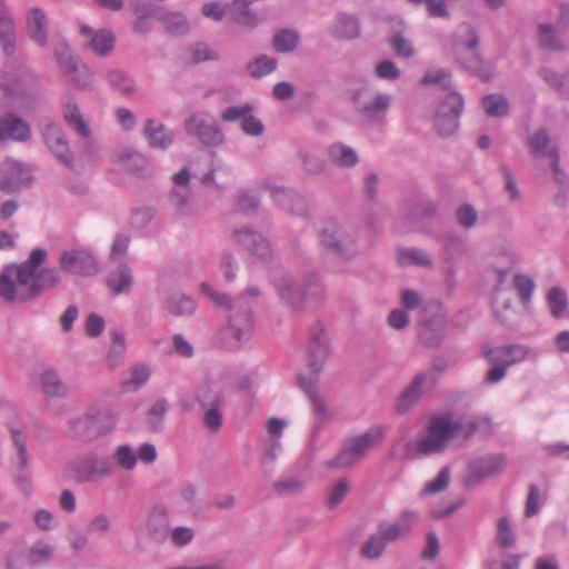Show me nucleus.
<instances>
[{
	"instance_id": "obj_1",
	"label": "nucleus",
	"mask_w": 569,
	"mask_h": 569,
	"mask_svg": "<svg viewBox=\"0 0 569 569\" xmlns=\"http://www.w3.org/2000/svg\"><path fill=\"white\" fill-rule=\"evenodd\" d=\"M47 257L46 249L36 248L23 262L7 267L0 274V297L6 302L28 303L59 287L60 271L56 267L41 268Z\"/></svg>"
},
{
	"instance_id": "obj_2",
	"label": "nucleus",
	"mask_w": 569,
	"mask_h": 569,
	"mask_svg": "<svg viewBox=\"0 0 569 569\" xmlns=\"http://www.w3.org/2000/svg\"><path fill=\"white\" fill-rule=\"evenodd\" d=\"M201 291L219 308L228 313L227 333L231 337L230 348L239 349L247 343L254 328L253 306L261 296L257 286H249L236 299L216 291L210 284L201 283Z\"/></svg>"
},
{
	"instance_id": "obj_3",
	"label": "nucleus",
	"mask_w": 569,
	"mask_h": 569,
	"mask_svg": "<svg viewBox=\"0 0 569 569\" xmlns=\"http://www.w3.org/2000/svg\"><path fill=\"white\" fill-rule=\"evenodd\" d=\"M318 239L328 256L350 261L359 254L358 231L337 219H329L322 223L318 230Z\"/></svg>"
},
{
	"instance_id": "obj_4",
	"label": "nucleus",
	"mask_w": 569,
	"mask_h": 569,
	"mask_svg": "<svg viewBox=\"0 0 569 569\" xmlns=\"http://www.w3.org/2000/svg\"><path fill=\"white\" fill-rule=\"evenodd\" d=\"M64 477L77 485L96 483L110 478L114 467L108 457L89 450L74 456L64 467Z\"/></svg>"
},
{
	"instance_id": "obj_5",
	"label": "nucleus",
	"mask_w": 569,
	"mask_h": 569,
	"mask_svg": "<svg viewBox=\"0 0 569 569\" xmlns=\"http://www.w3.org/2000/svg\"><path fill=\"white\" fill-rule=\"evenodd\" d=\"M116 423L117 416L111 409L90 407L83 416L69 421V435L78 442L91 443L110 433Z\"/></svg>"
},
{
	"instance_id": "obj_6",
	"label": "nucleus",
	"mask_w": 569,
	"mask_h": 569,
	"mask_svg": "<svg viewBox=\"0 0 569 569\" xmlns=\"http://www.w3.org/2000/svg\"><path fill=\"white\" fill-rule=\"evenodd\" d=\"M38 131L48 152L64 167L72 168L74 153L61 124L50 117H42L38 123Z\"/></svg>"
},
{
	"instance_id": "obj_7",
	"label": "nucleus",
	"mask_w": 569,
	"mask_h": 569,
	"mask_svg": "<svg viewBox=\"0 0 569 569\" xmlns=\"http://www.w3.org/2000/svg\"><path fill=\"white\" fill-rule=\"evenodd\" d=\"M274 288L281 301L291 309L300 310L307 296L319 298L322 287L317 276L307 279V291H303L289 272H280L273 278Z\"/></svg>"
},
{
	"instance_id": "obj_8",
	"label": "nucleus",
	"mask_w": 569,
	"mask_h": 569,
	"mask_svg": "<svg viewBox=\"0 0 569 569\" xmlns=\"http://www.w3.org/2000/svg\"><path fill=\"white\" fill-rule=\"evenodd\" d=\"M459 426H453L449 417L437 416L430 419L428 435L416 446L420 456L441 453L446 450L448 441L457 437Z\"/></svg>"
},
{
	"instance_id": "obj_9",
	"label": "nucleus",
	"mask_w": 569,
	"mask_h": 569,
	"mask_svg": "<svg viewBox=\"0 0 569 569\" xmlns=\"http://www.w3.org/2000/svg\"><path fill=\"white\" fill-rule=\"evenodd\" d=\"M447 320L440 305L425 307L419 315L418 339L426 348H439L446 337Z\"/></svg>"
},
{
	"instance_id": "obj_10",
	"label": "nucleus",
	"mask_w": 569,
	"mask_h": 569,
	"mask_svg": "<svg viewBox=\"0 0 569 569\" xmlns=\"http://www.w3.org/2000/svg\"><path fill=\"white\" fill-rule=\"evenodd\" d=\"M58 271L72 276L93 277L99 270V261L91 249L86 247L63 250L59 257Z\"/></svg>"
},
{
	"instance_id": "obj_11",
	"label": "nucleus",
	"mask_w": 569,
	"mask_h": 569,
	"mask_svg": "<svg viewBox=\"0 0 569 569\" xmlns=\"http://www.w3.org/2000/svg\"><path fill=\"white\" fill-rule=\"evenodd\" d=\"M463 106V97L458 91L450 92L440 101L435 114V128L440 137L447 138L457 132Z\"/></svg>"
},
{
	"instance_id": "obj_12",
	"label": "nucleus",
	"mask_w": 569,
	"mask_h": 569,
	"mask_svg": "<svg viewBox=\"0 0 569 569\" xmlns=\"http://www.w3.org/2000/svg\"><path fill=\"white\" fill-rule=\"evenodd\" d=\"M507 465L502 453H488L471 460L466 469L465 485L473 488L485 480L501 473Z\"/></svg>"
},
{
	"instance_id": "obj_13",
	"label": "nucleus",
	"mask_w": 569,
	"mask_h": 569,
	"mask_svg": "<svg viewBox=\"0 0 569 569\" xmlns=\"http://www.w3.org/2000/svg\"><path fill=\"white\" fill-rule=\"evenodd\" d=\"M186 132L207 147H219L224 141L221 128L207 113L197 112L184 120Z\"/></svg>"
},
{
	"instance_id": "obj_14",
	"label": "nucleus",
	"mask_w": 569,
	"mask_h": 569,
	"mask_svg": "<svg viewBox=\"0 0 569 569\" xmlns=\"http://www.w3.org/2000/svg\"><path fill=\"white\" fill-rule=\"evenodd\" d=\"M33 176L29 168L21 161L6 158L0 163V191L12 194L29 187Z\"/></svg>"
},
{
	"instance_id": "obj_15",
	"label": "nucleus",
	"mask_w": 569,
	"mask_h": 569,
	"mask_svg": "<svg viewBox=\"0 0 569 569\" xmlns=\"http://www.w3.org/2000/svg\"><path fill=\"white\" fill-rule=\"evenodd\" d=\"M231 239L242 247L252 260L269 261L272 258L270 241L249 226L234 229Z\"/></svg>"
},
{
	"instance_id": "obj_16",
	"label": "nucleus",
	"mask_w": 569,
	"mask_h": 569,
	"mask_svg": "<svg viewBox=\"0 0 569 569\" xmlns=\"http://www.w3.org/2000/svg\"><path fill=\"white\" fill-rule=\"evenodd\" d=\"M62 118L66 124L73 132H76L80 138L84 139L81 154H91L93 152L91 128L84 120L76 99L69 93H66L62 97Z\"/></svg>"
},
{
	"instance_id": "obj_17",
	"label": "nucleus",
	"mask_w": 569,
	"mask_h": 569,
	"mask_svg": "<svg viewBox=\"0 0 569 569\" xmlns=\"http://www.w3.org/2000/svg\"><path fill=\"white\" fill-rule=\"evenodd\" d=\"M144 529L148 539L157 545H162L169 539L170 517L163 505H154L148 512Z\"/></svg>"
},
{
	"instance_id": "obj_18",
	"label": "nucleus",
	"mask_w": 569,
	"mask_h": 569,
	"mask_svg": "<svg viewBox=\"0 0 569 569\" xmlns=\"http://www.w3.org/2000/svg\"><path fill=\"white\" fill-rule=\"evenodd\" d=\"M418 513L413 510H405L395 521H383L378 529L388 543L405 540L418 522Z\"/></svg>"
},
{
	"instance_id": "obj_19",
	"label": "nucleus",
	"mask_w": 569,
	"mask_h": 569,
	"mask_svg": "<svg viewBox=\"0 0 569 569\" xmlns=\"http://www.w3.org/2000/svg\"><path fill=\"white\" fill-rule=\"evenodd\" d=\"M31 136V127L23 118L13 112H6L0 117V142L26 143Z\"/></svg>"
},
{
	"instance_id": "obj_20",
	"label": "nucleus",
	"mask_w": 569,
	"mask_h": 569,
	"mask_svg": "<svg viewBox=\"0 0 569 569\" xmlns=\"http://www.w3.org/2000/svg\"><path fill=\"white\" fill-rule=\"evenodd\" d=\"M329 352L328 339L323 329L317 325L312 328L308 348V366L311 370L310 376H319L325 366Z\"/></svg>"
},
{
	"instance_id": "obj_21",
	"label": "nucleus",
	"mask_w": 569,
	"mask_h": 569,
	"mask_svg": "<svg viewBox=\"0 0 569 569\" xmlns=\"http://www.w3.org/2000/svg\"><path fill=\"white\" fill-rule=\"evenodd\" d=\"M172 508L179 515L198 517L202 512V500L197 487L191 482L182 483L177 490Z\"/></svg>"
},
{
	"instance_id": "obj_22",
	"label": "nucleus",
	"mask_w": 569,
	"mask_h": 569,
	"mask_svg": "<svg viewBox=\"0 0 569 569\" xmlns=\"http://www.w3.org/2000/svg\"><path fill=\"white\" fill-rule=\"evenodd\" d=\"M391 96L378 94L370 101H361L355 98V106L360 117L370 124L381 123L385 114L391 106Z\"/></svg>"
},
{
	"instance_id": "obj_23",
	"label": "nucleus",
	"mask_w": 569,
	"mask_h": 569,
	"mask_svg": "<svg viewBox=\"0 0 569 569\" xmlns=\"http://www.w3.org/2000/svg\"><path fill=\"white\" fill-rule=\"evenodd\" d=\"M17 39L13 17L4 1L0 0V47L4 56L12 57L16 53Z\"/></svg>"
},
{
	"instance_id": "obj_24",
	"label": "nucleus",
	"mask_w": 569,
	"mask_h": 569,
	"mask_svg": "<svg viewBox=\"0 0 569 569\" xmlns=\"http://www.w3.org/2000/svg\"><path fill=\"white\" fill-rule=\"evenodd\" d=\"M272 197L274 202L282 208L296 216H306L309 211L307 199L291 189L274 188L272 190Z\"/></svg>"
},
{
	"instance_id": "obj_25",
	"label": "nucleus",
	"mask_w": 569,
	"mask_h": 569,
	"mask_svg": "<svg viewBox=\"0 0 569 569\" xmlns=\"http://www.w3.org/2000/svg\"><path fill=\"white\" fill-rule=\"evenodd\" d=\"M429 391L426 389V382L417 373L411 382L398 396L395 409L398 413L405 415L409 412L420 400L423 392Z\"/></svg>"
},
{
	"instance_id": "obj_26",
	"label": "nucleus",
	"mask_w": 569,
	"mask_h": 569,
	"mask_svg": "<svg viewBox=\"0 0 569 569\" xmlns=\"http://www.w3.org/2000/svg\"><path fill=\"white\" fill-rule=\"evenodd\" d=\"M319 379V376H297V382L299 387L303 390L311 402L312 412L321 419L326 420L330 418V412L323 399L318 395L317 385Z\"/></svg>"
},
{
	"instance_id": "obj_27",
	"label": "nucleus",
	"mask_w": 569,
	"mask_h": 569,
	"mask_svg": "<svg viewBox=\"0 0 569 569\" xmlns=\"http://www.w3.org/2000/svg\"><path fill=\"white\" fill-rule=\"evenodd\" d=\"M382 439V430L379 427H372L360 436L346 439L343 446L347 447L359 461H361L368 450L372 446L380 443Z\"/></svg>"
},
{
	"instance_id": "obj_28",
	"label": "nucleus",
	"mask_w": 569,
	"mask_h": 569,
	"mask_svg": "<svg viewBox=\"0 0 569 569\" xmlns=\"http://www.w3.org/2000/svg\"><path fill=\"white\" fill-rule=\"evenodd\" d=\"M27 32L29 38L39 47L48 44V20L46 12L39 8L33 7L29 10L27 16Z\"/></svg>"
},
{
	"instance_id": "obj_29",
	"label": "nucleus",
	"mask_w": 569,
	"mask_h": 569,
	"mask_svg": "<svg viewBox=\"0 0 569 569\" xmlns=\"http://www.w3.org/2000/svg\"><path fill=\"white\" fill-rule=\"evenodd\" d=\"M456 61L463 70L481 78L483 81H488L490 79L487 64L479 53L478 48H461V50H457Z\"/></svg>"
},
{
	"instance_id": "obj_30",
	"label": "nucleus",
	"mask_w": 569,
	"mask_h": 569,
	"mask_svg": "<svg viewBox=\"0 0 569 569\" xmlns=\"http://www.w3.org/2000/svg\"><path fill=\"white\" fill-rule=\"evenodd\" d=\"M153 19L162 22L167 32L172 36H183L189 32V23L182 12L169 11L166 8L157 7L150 10Z\"/></svg>"
},
{
	"instance_id": "obj_31",
	"label": "nucleus",
	"mask_w": 569,
	"mask_h": 569,
	"mask_svg": "<svg viewBox=\"0 0 569 569\" xmlns=\"http://www.w3.org/2000/svg\"><path fill=\"white\" fill-rule=\"evenodd\" d=\"M143 134L149 146L159 150L168 149L174 139L172 131H170L163 123L151 118L144 121Z\"/></svg>"
},
{
	"instance_id": "obj_32",
	"label": "nucleus",
	"mask_w": 569,
	"mask_h": 569,
	"mask_svg": "<svg viewBox=\"0 0 569 569\" xmlns=\"http://www.w3.org/2000/svg\"><path fill=\"white\" fill-rule=\"evenodd\" d=\"M538 47L546 52H565L569 42L565 41L551 23H540L537 30Z\"/></svg>"
},
{
	"instance_id": "obj_33",
	"label": "nucleus",
	"mask_w": 569,
	"mask_h": 569,
	"mask_svg": "<svg viewBox=\"0 0 569 569\" xmlns=\"http://www.w3.org/2000/svg\"><path fill=\"white\" fill-rule=\"evenodd\" d=\"M196 401L199 407H224L226 393L220 385L216 382H203L196 390Z\"/></svg>"
},
{
	"instance_id": "obj_34",
	"label": "nucleus",
	"mask_w": 569,
	"mask_h": 569,
	"mask_svg": "<svg viewBox=\"0 0 569 569\" xmlns=\"http://www.w3.org/2000/svg\"><path fill=\"white\" fill-rule=\"evenodd\" d=\"M39 385L48 399H63L69 395V388L53 369H47L40 375Z\"/></svg>"
},
{
	"instance_id": "obj_35",
	"label": "nucleus",
	"mask_w": 569,
	"mask_h": 569,
	"mask_svg": "<svg viewBox=\"0 0 569 569\" xmlns=\"http://www.w3.org/2000/svg\"><path fill=\"white\" fill-rule=\"evenodd\" d=\"M107 286L114 296L129 293L133 286L131 268L127 263H120L117 270L108 276Z\"/></svg>"
},
{
	"instance_id": "obj_36",
	"label": "nucleus",
	"mask_w": 569,
	"mask_h": 569,
	"mask_svg": "<svg viewBox=\"0 0 569 569\" xmlns=\"http://www.w3.org/2000/svg\"><path fill=\"white\" fill-rule=\"evenodd\" d=\"M360 21L350 13H339L336 23L331 29V34L343 40H353L360 36Z\"/></svg>"
},
{
	"instance_id": "obj_37",
	"label": "nucleus",
	"mask_w": 569,
	"mask_h": 569,
	"mask_svg": "<svg viewBox=\"0 0 569 569\" xmlns=\"http://www.w3.org/2000/svg\"><path fill=\"white\" fill-rule=\"evenodd\" d=\"M459 358L460 355H457L456 357L450 356L449 359L443 356L436 357L431 366L426 371L418 373L426 382V389L432 390L438 385L441 375L450 365L456 363Z\"/></svg>"
},
{
	"instance_id": "obj_38",
	"label": "nucleus",
	"mask_w": 569,
	"mask_h": 569,
	"mask_svg": "<svg viewBox=\"0 0 569 569\" xmlns=\"http://www.w3.org/2000/svg\"><path fill=\"white\" fill-rule=\"evenodd\" d=\"M328 157L340 168H352L359 162L356 150L342 142H336L328 148Z\"/></svg>"
},
{
	"instance_id": "obj_39",
	"label": "nucleus",
	"mask_w": 569,
	"mask_h": 569,
	"mask_svg": "<svg viewBox=\"0 0 569 569\" xmlns=\"http://www.w3.org/2000/svg\"><path fill=\"white\" fill-rule=\"evenodd\" d=\"M164 308L173 317H189L194 313L197 303L191 297L177 292L166 300Z\"/></svg>"
},
{
	"instance_id": "obj_40",
	"label": "nucleus",
	"mask_w": 569,
	"mask_h": 569,
	"mask_svg": "<svg viewBox=\"0 0 569 569\" xmlns=\"http://www.w3.org/2000/svg\"><path fill=\"white\" fill-rule=\"evenodd\" d=\"M397 261L400 267L410 264L432 268L433 262L427 251L420 248H399L397 249Z\"/></svg>"
},
{
	"instance_id": "obj_41",
	"label": "nucleus",
	"mask_w": 569,
	"mask_h": 569,
	"mask_svg": "<svg viewBox=\"0 0 569 569\" xmlns=\"http://www.w3.org/2000/svg\"><path fill=\"white\" fill-rule=\"evenodd\" d=\"M110 87L122 96L130 97L136 90L137 86L130 74L120 69H112L107 73Z\"/></svg>"
},
{
	"instance_id": "obj_42",
	"label": "nucleus",
	"mask_w": 569,
	"mask_h": 569,
	"mask_svg": "<svg viewBox=\"0 0 569 569\" xmlns=\"http://www.w3.org/2000/svg\"><path fill=\"white\" fill-rule=\"evenodd\" d=\"M169 203L180 217L190 216L193 211L189 188H173L169 194Z\"/></svg>"
},
{
	"instance_id": "obj_43",
	"label": "nucleus",
	"mask_w": 569,
	"mask_h": 569,
	"mask_svg": "<svg viewBox=\"0 0 569 569\" xmlns=\"http://www.w3.org/2000/svg\"><path fill=\"white\" fill-rule=\"evenodd\" d=\"M300 42V34L293 29H282L278 31L272 39V46L279 53H290L295 51Z\"/></svg>"
},
{
	"instance_id": "obj_44",
	"label": "nucleus",
	"mask_w": 569,
	"mask_h": 569,
	"mask_svg": "<svg viewBox=\"0 0 569 569\" xmlns=\"http://www.w3.org/2000/svg\"><path fill=\"white\" fill-rule=\"evenodd\" d=\"M158 210L152 206L133 208L130 212L129 226L133 230H144L157 218Z\"/></svg>"
},
{
	"instance_id": "obj_45",
	"label": "nucleus",
	"mask_w": 569,
	"mask_h": 569,
	"mask_svg": "<svg viewBox=\"0 0 569 569\" xmlns=\"http://www.w3.org/2000/svg\"><path fill=\"white\" fill-rule=\"evenodd\" d=\"M387 545L388 542L385 540L382 533L377 529L361 546L360 555L369 560L379 559L383 555Z\"/></svg>"
},
{
	"instance_id": "obj_46",
	"label": "nucleus",
	"mask_w": 569,
	"mask_h": 569,
	"mask_svg": "<svg viewBox=\"0 0 569 569\" xmlns=\"http://www.w3.org/2000/svg\"><path fill=\"white\" fill-rule=\"evenodd\" d=\"M278 66V60L273 57L261 54L247 64L249 74L254 79H260L272 73Z\"/></svg>"
},
{
	"instance_id": "obj_47",
	"label": "nucleus",
	"mask_w": 569,
	"mask_h": 569,
	"mask_svg": "<svg viewBox=\"0 0 569 569\" xmlns=\"http://www.w3.org/2000/svg\"><path fill=\"white\" fill-rule=\"evenodd\" d=\"M88 47L100 57L110 54L114 47V36L110 30L101 29L94 33Z\"/></svg>"
},
{
	"instance_id": "obj_48",
	"label": "nucleus",
	"mask_w": 569,
	"mask_h": 569,
	"mask_svg": "<svg viewBox=\"0 0 569 569\" xmlns=\"http://www.w3.org/2000/svg\"><path fill=\"white\" fill-rule=\"evenodd\" d=\"M481 103L489 117H505L509 112V102L502 94H487L482 98Z\"/></svg>"
},
{
	"instance_id": "obj_49",
	"label": "nucleus",
	"mask_w": 569,
	"mask_h": 569,
	"mask_svg": "<svg viewBox=\"0 0 569 569\" xmlns=\"http://www.w3.org/2000/svg\"><path fill=\"white\" fill-rule=\"evenodd\" d=\"M551 138L546 128H540L528 138L530 152L536 157H548Z\"/></svg>"
},
{
	"instance_id": "obj_50",
	"label": "nucleus",
	"mask_w": 569,
	"mask_h": 569,
	"mask_svg": "<svg viewBox=\"0 0 569 569\" xmlns=\"http://www.w3.org/2000/svg\"><path fill=\"white\" fill-rule=\"evenodd\" d=\"M53 547L39 541L27 552V561L30 567H38L48 563L53 555Z\"/></svg>"
},
{
	"instance_id": "obj_51",
	"label": "nucleus",
	"mask_w": 569,
	"mask_h": 569,
	"mask_svg": "<svg viewBox=\"0 0 569 569\" xmlns=\"http://www.w3.org/2000/svg\"><path fill=\"white\" fill-rule=\"evenodd\" d=\"M539 77L553 90L561 96H569V82H566L565 76L551 68L543 67L538 71Z\"/></svg>"
},
{
	"instance_id": "obj_52",
	"label": "nucleus",
	"mask_w": 569,
	"mask_h": 569,
	"mask_svg": "<svg viewBox=\"0 0 569 569\" xmlns=\"http://www.w3.org/2000/svg\"><path fill=\"white\" fill-rule=\"evenodd\" d=\"M307 481L300 477H289L273 482L272 487L279 496H297L306 488Z\"/></svg>"
},
{
	"instance_id": "obj_53",
	"label": "nucleus",
	"mask_w": 569,
	"mask_h": 569,
	"mask_svg": "<svg viewBox=\"0 0 569 569\" xmlns=\"http://www.w3.org/2000/svg\"><path fill=\"white\" fill-rule=\"evenodd\" d=\"M63 76L68 78V81L79 89H87L92 83V72L87 64L80 62L68 72H63Z\"/></svg>"
},
{
	"instance_id": "obj_54",
	"label": "nucleus",
	"mask_w": 569,
	"mask_h": 569,
	"mask_svg": "<svg viewBox=\"0 0 569 569\" xmlns=\"http://www.w3.org/2000/svg\"><path fill=\"white\" fill-rule=\"evenodd\" d=\"M479 44V34L476 28L469 22H462L457 29L458 48L477 49Z\"/></svg>"
},
{
	"instance_id": "obj_55",
	"label": "nucleus",
	"mask_w": 569,
	"mask_h": 569,
	"mask_svg": "<svg viewBox=\"0 0 569 569\" xmlns=\"http://www.w3.org/2000/svg\"><path fill=\"white\" fill-rule=\"evenodd\" d=\"M54 56L61 72H68L81 62L80 58L72 53L71 48L64 43H59L54 49Z\"/></svg>"
},
{
	"instance_id": "obj_56",
	"label": "nucleus",
	"mask_w": 569,
	"mask_h": 569,
	"mask_svg": "<svg viewBox=\"0 0 569 569\" xmlns=\"http://www.w3.org/2000/svg\"><path fill=\"white\" fill-rule=\"evenodd\" d=\"M442 252L441 256L445 260H450L453 256L463 251L465 242L456 233H446L439 238Z\"/></svg>"
},
{
	"instance_id": "obj_57",
	"label": "nucleus",
	"mask_w": 569,
	"mask_h": 569,
	"mask_svg": "<svg viewBox=\"0 0 569 569\" xmlns=\"http://www.w3.org/2000/svg\"><path fill=\"white\" fill-rule=\"evenodd\" d=\"M496 352L497 351L490 350L487 353L490 361L493 363L486 375V381L489 383H497L501 381L509 368L508 363L500 356L496 355Z\"/></svg>"
},
{
	"instance_id": "obj_58",
	"label": "nucleus",
	"mask_w": 569,
	"mask_h": 569,
	"mask_svg": "<svg viewBox=\"0 0 569 569\" xmlns=\"http://www.w3.org/2000/svg\"><path fill=\"white\" fill-rule=\"evenodd\" d=\"M497 543L503 549H511L516 545V536L511 529L509 519L501 517L497 523Z\"/></svg>"
},
{
	"instance_id": "obj_59",
	"label": "nucleus",
	"mask_w": 569,
	"mask_h": 569,
	"mask_svg": "<svg viewBox=\"0 0 569 569\" xmlns=\"http://www.w3.org/2000/svg\"><path fill=\"white\" fill-rule=\"evenodd\" d=\"M299 158L305 172L309 176L318 177L322 174L327 168L325 159L319 156L301 151Z\"/></svg>"
},
{
	"instance_id": "obj_60",
	"label": "nucleus",
	"mask_w": 569,
	"mask_h": 569,
	"mask_svg": "<svg viewBox=\"0 0 569 569\" xmlns=\"http://www.w3.org/2000/svg\"><path fill=\"white\" fill-rule=\"evenodd\" d=\"M113 460L121 469L129 471L137 465V455L129 445H120L113 452Z\"/></svg>"
},
{
	"instance_id": "obj_61",
	"label": "nucleus",
	"mask_w": 569,
	"mask_h": 569,
	"mask_svg": "<svg viewBox=\"0 0 569 569\" xmlns=\"http://www.w3.org/2000/svg\"><path fill=\"white\" fill-rule=\"evenodd\" d=\"M126 169L139 178H148L152 174V169L147 159L139 153H131L128 156Z\"/></svg>"
},
{
	"instance_id": "obj_62",
	"label": "nucleus",
	"mask_w": 569,
	"mask_h": 569,
	"mask_svg": "<svg viewBox=\"0 0 569 569\" xmlns=\"http://www.w3.org/2000/svg\"><path fill=\"white\" fill-rule=\"evenodd\" d=\"M450 482V469L449 467H443L437 475V477L428 481L422 491L420 492L421 497H425L427 495H435L438 492H441L446 490Z\"/></svg>"
},
{
	"instance_id": "obj_63",
	"label": "nucleus",
	"mask_w": 569,
	"mask_h": 569,
	"mask_svg": "<svg viewBox=\"0 0 569 569\" xmlns=\"http://www.w3.org/2000/svg\"><path fill=\"white\" fill-rule=\"evenodd\" d=\"M4 569H24L28 566L27 551L22 546H14L3 556Z\"/></svg>"
},
{
	"instance_id": "obj_64",
	"label": "nucleus",
	"mask_w": 569,
	"mask_h": 569,
	"mask_svg": "<svg viewBox=\"0 0 569 569\" xmlns=\"http://www.w3.org/2000/svg\"><path fill=\"white\" fill-rule=\"evenodd\" d=\"M547 299L552 315L556 318L561 317L568 308V298L566 291L558 287H553L549 290Z\"/></svg>"
}]
</instances>
